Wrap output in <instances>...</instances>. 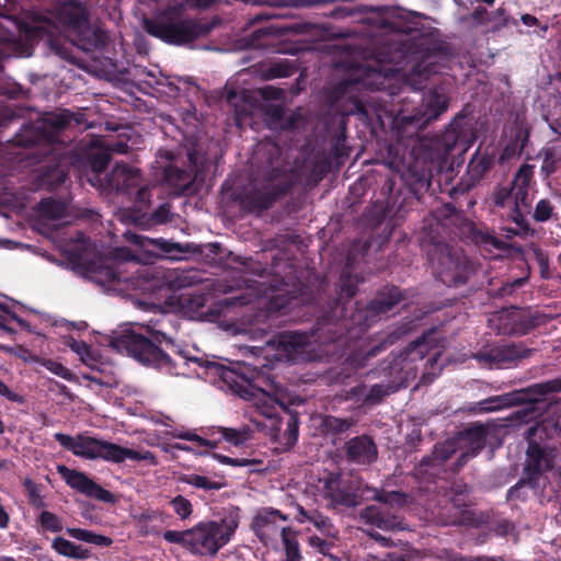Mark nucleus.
I'll list each match as a JSON object with an SVG mask.
<instances>
[{
	"label": "nucleus",
	"instance_id": "1",
	"mask_svg": "<svg viewBox=\"0 0 561 561\" xmlns=\"http://www.w3.org/2000/svg\"><path fill=\"white\" fill-rule=\"evenodd\" d=\"M167 337L154 328L153 324H135L130 329H126L115 335L111 341V345L119 353H126L145 365H153L159 368H167L171 371V365L175 367L180 365H188L194 363L199 367H215V363H210L201 357L187 356L184 352H179L178 358L172 360L163 353L156 343H161Z\"/></svg>",
	"mask_w": 561,
	"mask_h": 561
},
{
	"label": "nucleus",
	"instance_id": "2",
	"mask_svg": "<svg viewBox=\"0 0 561 561\" xmlns=\"http://www.w3.org/2000/svg\"><path fill=\"white\" fill-rule=\"evenodd\" d=\"M240 523L237 507L229 508L220 520L199 522L190 529L163 533L165 541L178 543L194 556L214 557L233 537Z\"/></svg>",
	"mask_w": 561,
	"mask_h": 561
},
{
	"label": "nucleus",
	"instance_id": "3",
	"mask_svg": "<svg viewBox=\"0 0 561 561\" xmlns=\"http://www.w3.org/2000/svg\"><path fill=\"white\" fill-rule=\"evenodd\" d=\"M183 5L167 9L153 20H146L147 32L167 43L181 45L199 35L197 24L182 15Z\"/></svg>",
	"mask_w": 561,
	"mask_h": 561
},
{
	"label": "nucleus",
	"instance_id": "4",
	"mask_svg": "<svg viewBox=\"0 0 561 561\" xmlns=\"http://www.w3.org/2000/svg\"><path fill=\"white\" fill-rule=\"evenodd\" d=\"M56 20L76 35L72 41L82 50L90 51L104 44V33L90 26L87 11L80 3L69 1L59 5Z\"/></svg>",
	"mask_w": 561,
	"mask_h": 561
},
{
	"label": "nucleus",
	"instance_id": "5",
	"mask_svg": "<svg viewBox=\"0 0 561 561\" xmlns=\"http://www.w3.org/2000/svg\"><path fill=\"white\" fill-rule=\"evenodd\" d=\"M533 168L528 164L520 167L510 190L499 188L493 196L494 204L507 208L508 215L519 222L524 214H528L534 199L530 187Z\"/></svg>",
	"mask_w": 561,
	"mask_h": 561
},
{
	"label": "nucleus",
	"instance_id": "6",
	"mask_svg": "<svg viewBox=\"0 0 561 561\" xmlns=\"http://www.w3.org/2000/svg\"><path fill=\"white\" fill-rule=\"evenodd\" d=\"M108 184L112 188L121 193L131 194L135 192V202L137 210L130 215V220L135 224H141L145 217V210L150 203V192L148 185L142 183L139 170L125 164H117L108 175Z\"/></svg>",
	"mask_w": 561,
	"mask_h": 561
},
{
	"label": "nucleus",
	"instance_id": "7",
	"mask_svg": "<svg viewBox=\"0 0 561 561\" xmlns=\"http://www.w3.org/2000/svg\"><path fill=\"white\" fill-rule=\"evenodd\" d=\"M485 444V428L481 425L471 427L460 433L458 437L436 445L433 451V462L442 465L457 448L465 447L458 458V467L463 466L468 458L477 455Z\"/></svg>",
	"mask_w": 561,
	"mask_h": 561
},
{
	"label": "nucleus",
	"instance_id": "8",
	"mask_svg": "<svg viewBox=\"0 0 561 561\" xmlns=\"http://www.w3.org/2000/svg\"><path fill=\"white\" fill-rule=\"evenodd\" d=\"M374 499L380 502L382 506H368L362 512L360 516L366 524H370L383 530L401 529V518L398 515L390 513L387 506H402L407 502V496L403 493L391 491L376 492Z\"/></svg>",
	"mask_w": 561,
	"mask_h": 561
},
{
	"label": "nucleus",
	"instance_id": "9",
	"mask_svg": "<svg viewBox=\"0 0 561 561\" xmlns=\"http://www.w3.org/2000/svg\"><path fill=\"white\" fill-rule=\"evenodd\" d=\"M437 263L433 265L439 274L442 282L448 285H458L466 280L468 274L467 260L459 251H451L446 247L439 250Z\"/></svg>",
	"mask_w": 561,
	"mask_h": 561
},
{
	"label": "nucleus",
	"instance_id": "10",
	"mask_svg": "<svg viewBox=\"0 0 561 561\" xmlns=\"http://www.w3.org/2000/svg\"><path fill=\"white\" fill-rule=\"evenodd\" d=\"M427 353V344L425 339L414 341L409 347L393 359L390 369L392 374H397L400 385L413 379L416 374V363L422 362Z\"/></svg>",
	"mask_w": 561,
	"mask_h": 561
},
{
	"label": "nucleus",
	"instance_id": "11",
	"mask_svg": "<svg viewBox=\"0 0 561 561\" xmlns=\"http://www.w3.org/2000/svg\"><path fill=\"white\" fill-rule=\"evenodd\" d=\"M57 471L71 489L105 503L113 502V494L91 480L85 473L69 469L64 465L57 466Z\"/></svg>",
	"mask_w": 561,
	"mask_h": 561
},
{
	"label": "nucleus",
	"instance_id": "12",
	"mask_svg": "<svg viewBox=\"0 0 561 561\" xmlns=\"http://www.w3.org/2000/svg\"><path fill=\"white\" fill-rule=\"evenodd\" d=\"M131 267H136L131 273L136 276L125 277L123 276V270L121 266L114 268L112 266H99L89 272V277L101 285H110L112 283H130L133 288H142L144 282L148 276V268L140 267L137 262H130Z\"/></svg>",
	"mask_w": 561,
	"mask_h": 561
},
{
	"label": "nucleus",
	"instance_id": "13",
	"mask_svg": "<svg viewBox=\"0 0 561 561\" xmlns=\"http://www.w3.org/2000/svg\"><path fill=\"white\" fill-rule=\"evenodd\" d=\"M287 520V516L282 514L278 510L262 508L260 510L252 523V529L257 537L267 545L277 535L282 537V529H289L282 524Z\"/></svg>",
	"mask_w": 561,
	"mask_h": 561
},
{
	"label": "nucleus",
	"instance_id": "14",
	"mask_svg": "<svg viewBox=\"0 0 561 561\" xmlns=\"http://www.w3.org/2000/svg\"><path fill=\"white\" fill-rule=\"evenodd\" d=\"M98 458L113 463H122L125 460L145 461L150 466L158 465V459L149 450L127 448L111 442L101 440Z\"/></svg>",
	"mask_w": 561,
	"mask_h": 561
},
{
	"label": "nucleus",
	"instance_id": "15",
	"mask_svg": "<svg viewBox=\"0 0 561 561\" xmlns=\"http://www.w3.org/2000/svg\"><path fill=\"white\" fill-rule=\"evenodd\" d=\"M221 302L226 307L252 304L256 308L264 310L270 314L272 312H276L285 308L287 300L280 297V295H275L274 290H272L271 293H264L263 295H259L256 290L251 289L247 295L227 298Z\"/></svg>",
	"mask_w": 561,
	"mask_h": 561
},
{
	"label": "nucleus",
	"instance_id": "16",
	"mask_svg": "<svg viewBox=\"0 0 561 561\" xmlns=\"http://www.w3.org/2000/svg\"><path fill=\"white\" fill-rule=\"evenodd\" d=\"M67 207L65 203L55 199H43L36 208V227L42 232L67 224Z\"/></svg>",
	"mask_w": 561,
	"mask_h": 561
},
{
	"label": "nucleus",
	"instance_id": "17",
	"mask_svg": "<svg viewBox=\"0 0 561 561\" xmlns=\"http://www.w3.org/2000/svg\"><path fill=\"white\" fill-rule=\"evenodd\" d=\"M54 437L73 455L85 459H98L101 439L85 435L70 436L64 433H56Z\"/></svg>",
	"mask_w": 561,
	"mask_h": 561
},
{
	"label": "nucleus",
	"instance_id": "18",
	"mask_svg": "<svg viewBox=\"0 0 561 561\" xmlns=\"http://www.w3.org/2000/svg\"><path fill=\"white\" fill-rule=\"evenodd\" d=\"M309 335L300 332H289L279 336L277 342L278 359L295 362L307 355Z\"/></svg>",
	"mask_w": 561,
	"mask_h": 561
},
{
	"label": "nucleus",
	"instance_id": "19",
	"mask_svg": "<svg viewBox=\"0 0 561 561\" xmlns=\"http://www.w3.org/2000/svg\"><path fill=\"white\" fill-rule=\"evenodd\" d=\"M554 456L551 450L541 448L538 444L531 442L528 445L525 473L527 479L533 482L542 472L552 468Z\"/></svg>",
	"mask_w": 561,
	"mask_h": 561
},
{
	"label": "nucleus",
	"instance_id": "20",
	"mask_svg": "<svg viewBox=\"0 0 561 561\" xmlns=\"http://www.w3.org/2000/svg\"><path fill=\"white\" fill-rule=\"evenodd\" d=\"M345 454L350 461L357 463H371L377 458V447L368 436H357L345 444Z\"/></svg>",
	"mask_w": 561,
	"mask_h": 561
},
{
	"label": "nucleus",
	"instance_id": "21",
	"mask_svg": "<svg viewBox=\"0 0 561 561\" xmlns=\"http://www.w3.org/2000/svg\"><path fill=\"white\" fill-rule=\"evenodd\" d=\"M447 110V98L444 93L437 90L431 91L424 96V108L420 110L417 114L412 117H404L407 122H414L423 119L427 123L436 119L438 115Z\"/></svg>",
	"mask_w": 561,
	"mask_h": 561
},
{
	"label": "nucleus",
	"instance_id": "22",
	"mask_svg": "<svg viewBox=\"0 0 561 561\" xmlns=\"http://www.w3.org/2000/svg\"><path fill=\"white\" fill-rule=\"evenodd\" d=\"M251 390L244 391V398L253 402L254 407L266 417H273L276 414L277 407L282 405L275 394L268 390L249 385Z\"/></svg>",
	"mask_w": 561,
	"mask_h": 561
},
{
	"label": "nucleus",
	"instance_id": "23",
	"mask_svg": "<svg viewBox=\"0 0 561 561\" xmlns=\"http://www.w3.org/2000/svg\"><path fill=\"white\" fill-rule=\"evenodd\" d=\"M323 495L330 500L333 505L354 506L356 505V494L345 490L336 476H330L323 482Z\"/></svg>",
	"mask_w": 561,
	"mask_h": 561
},
{
	"label": "nucleus",
	"instance_id": "24",
	"mask_svg": "<svg viewBox=\"0 0 561 561\" xmlns=\"http://www.w3.org/2000/svg\"><path fill=\"white\" fill-rule=\"evenodd\" d=\"M297 515L295 516L296 520L299 524L310 523L312 524L322 535L329 537H335L336 530L331 524L330 519L323 516L317 510L308 511L304 508L301 505L296 506Z\"/></svg>",
	"mask_w": 561,
	"mask_h": 561
},
{
	"label": "nucleus",
	"instance_id": "25",
	"mask_svg": "<svg viewBox=\"0 0 561 561\" xmlns=\"http://www.w3.org/2000/svg\"><path fill=\"white\" fill-rule=\"evenodd\" d=\"M522 394L519 392L506 393L503 396L490 397L477 403L473 411L478 413L494 412L504 408H508L520 402Z\"/></svg>",
	"mask_w": 561,
	"mask_h": 561
},
{
	"label": "nucleus",
	"instance_id": "26",
	"mask_svg": "<svg viewBox=\"0 0 561 561\" xmlns=\"http://www.w3.org/2000/svg\"><path fill=\"white\" fill-rule=\"evenodd\" d=\"M51 548L58 554L70 559L84 560L90 557V551L88 549L62 537H56L51 542Z\"/></svg>",
	"mask_w": 561,
	"mask_h": 561
},
{
	"label": "nucleus",
	"instance_id": "27",
	"mask_svg": "<svg viewBox=\"0 0 561 561\" xmlns=\"http://www.w3.org/2000/svg\"><path fill=\"white\" fill-rule=\"evenodd\" d=\"M542 157V171L550 174L556 171L558 164L561 162V144L559 140L550 141L541 151Z\"/></svg>",
	"mask_w": 561,
	"mask_h": 561
},
{
	"label": "nucleus",
	"instance_id": "28",
	"mask_svg": "<svg viewBox=\"0 0 561 561\" xmlns=\"http://www.w3.org/2000/svg\"><path fill=\"white\" fill-rule=\"evenodd\" d=\"M218 434L219 439L226 440L233 446H241L251 438V430L247 426L240 428L218 427L211 435Z\"/></svg>",
	"mask_w": 561,
	"mask_h": 561
},
{
	"label": "nucleus",
	"instance_id": "29",
	"mask_svg": "<svg viewBox=\"0 0 561 561\" xmlns=\"http://www.w3.org/2000/svg\"><path fill=\"white\" fill-rule=\"evenodd\" d=\"M398 386L383 387L382 385H375L366 392L365 387H358L353 389V393L363 399V402L368 404L378 403L385 396L394 392Z\"/></svg>",
	"mask_w": 561,
	"mask_h": 561
},
{
	"label": "nucleus",
	"instance_id": "30",
	"mask_svg": "<svg viewBox=\"0 0 561 561\" xmlns=\"http://www.w3.org/2000/svg\"><path fill=\"white\" fill-rule=\"evenodd\" d=\"M66 533L72 537L73 539L84 541L88 543H93L100 547H108L113 543V540L110 537L95 534L88 529L82 528H67Z\"/></svg>",
	"mask_w": 561,
	"mask_h": 561
},
{
	"label": "nucleus",
	"instance_id": "31",
	"mask_svg": "<svg viewBox=\"0 0 561 561\" xmlns=\"http://www.w3.org/2000/svg\"><path fill=\"white\" fill-rule=\"evenodd\" d=\"M124 236L128 242L137 244L139 247H145L147 242H151V240L131 232H126ZM154 243L165 253L170 254V256L173 259L178 257L176 254L173 253L183 252V248L180 244L170 243L169 241L165 240H157L154 241Z\"/></svg>",
	"mask_w": 561,
	"mask_h": 561
},
{
	"label": "nucleus",
	"instance_id": "32",
	"mask_svg": "<svg viewBox=\"0 0 561 561\" xmlns=\"http://www.w3.org/2000/svg\"><path fill=\"white\" fill-rule=\"evenodd\" d=\"M282 541L286 556L283 561H300L301 554L295 533L291 529H282Z\"/></svg>",
	"mask_w": 561,
	"mask_h": 561
},
{
	"label": "nucleus",
	"instance_id": "33",
	"mask_svg": "<svg viewBox=\"0 0 561 561\" xmlns=\"http://www.w3.org/2000/svg\"><path fill=\"white\" fill-rule=\"evenodd\" d=\"M501 351V364L512 363L525 357H528L531 353L530 350L526 348L522 344H505L500 345Z\"/></svg>",
	"mask_w": 561,
	"mask_h": 561
},
{
	"label": "nucleus",
	"instance_id": "34",
	"mask_svg": "<svg viewBox=\"0 0 561 561\" xmlns=\"http://www.w3.org/2000/svg\"><path fill=\"white\" fill-rule=\"evenodd\" d=\"M183 482L188 485L203 489L206 491L210 490H220L222 488V483L218 481H214L205 476H199L195 473L187 474L183 478Z\"/></svg>",
	"mask_w": 561,
	"mask_h": 561
},
{
	"label": "nucleus",
	"instance_id": "35",
	"mask_svg": "<svg viewBox=\"0 0 561 561\" xmlns=\"http://www.w3.org/2000/svg\"><path fill=\"white\" fill-rule=\"evenodd\" d=\"M69 347L80 357L82 363L90 367H93L95 365L96 358L87 343L82 341L72 340L69 343Z\"/></svg>",
	"mask_w": 561,
	"mask_h": 561
},
{
	"label": "nucleus",
	"instance_id": "36",
	"mask_svg": "<svg viewBox=\"0 0 561 561\" xmlns=\"http://www.w3.org/2000/svg\"><path fill=\"white\" fill-rule=\"evenodd\" d=\"M501 356L500 345L481 350L474 354V358L490 367L501 365Z\"/></svg>",
	"mask_w": 561,
	"mask_h": 561
},
{
	"label": "nucleus",
	"instance_id": "37",
	"mask_svg": "<svg viewBox=\"0 0 561 561\" xmlns=\"http://www.w3.org/2000/svg\"><path fill=\"white\" fill-rule=\"evenodd\" d=\"M39 524L47 531L58 533L62 530V523L60 518L48 511L42 512L39 515Z\"/></svg>",
	"mask_w": 561,
	"mask_h": 561
},
{
	"label": "nucleus",
	"instance_id": "38",
	"mask_svg": "<svg viewBox=\"0 0 561 561\" xmlns=\"http://www.w3.org/2000/svg\"><path fill=\"white\" fill-rule=\"evenodd\" d=\"M174 513L181 518V519H187L191 515H192V512H193V507H192V504L191 502L185 499L184 496L182 495H178L175 496L171 502H170Z\"/></svg>",
	"mask_w": 561,
	"mask_h": 561
},
{
	"label": "nucleus",
	"instance_id": "39",
	"mask_svg": "<svg viewBox=\"0 0 561 561\" xmlns=\"http://www.w3.org/2000/svg\"><path fill=\"white\" fill-rule=\"evenodd\" d=\"M38 363L44 366L46 369H48L51 374L65 379V380H71L72 379V373L65 367L62 364L55 362L53 359H44L39 358Z\"/></svg>",
	"mask_w": 561,
	"mask_h": 561
},
{
	"label": "nucleus",
	"instance_id": "40",
	"mask_svg": "<svg viewBox=\"0 0 561 561\" xmlns=\"http://www.w3.org/2000/svg\"><path fill=\"white\" fill-rule=\"evenodd\" d=\"M517 316V312L515 310L508 311L504 310L500 312L496 318H494L492 321H499V330L504 333H513L516 331V328L514 324L511 323V320H514Z\"/></svg>",
	"mask_w": 561,
	"mask_h": 561
},
{
	"label": "nucleus",
	"instance_id": "41",
	"mask_svg": "<svg viewBox=\"0 0 561 561\" xmlns=\"http://www.w3.org/2000/svg\"><path fill=\"white\" fill-rule=\"evenodd\" d=\"M12 321H15L22 328H28L27 323L23 319L19 318L7 307L0 305V328L11 330L9 325Z\"/></svg>",
	"mask_w": 561,
	"mask_h": 561
},
{
	"label": "nucleus",
	"instance_id": "42",
	"mask_svg": "<svg viewBox=\"0 0 561 561\" xmlns=\"http://www.w3.org/2000/svg\"><path fill=\"white\" fill-rule=\"evenodd\" d=\"M24 488L27 492L30 503L35 507H43L45 505L38 485L31 479L24 481Z\"/></svg>",
	"mask_w": 561,
	"mask_h": 561
},
{
	"label": "nucleus",
	"instance_id": "43",
	"mask_svg": "<svg viewBox=\"0 0 561 561\" xmlns=\"http://www.w3.org/2000/svg\"><path fill=\"white\" fill-rule=\"evenodd\" d=\"M11 27L18 28L15 21L8 16L0 15V42H11L15 38V34Z\"/></svg>",
	"mask_w": 561,
	"mask_h": 561
},
{
	"label": "nucleus",
	"instance_id": "44",
	"mask_svg": "<svg viewBox=\"0 0 561 561\" xmlns=\"http://www.w3.org/2000/svg\"><path fill=\"white\" fill-rule=\"evenodd\" d=\"M66 180V173L60 168H55L47 171L42 176V185L54 186L62 183Z\"/></svg>",
	"mask_w": 561,
	"mask_h": 561
},
{
	"label": "nucleus",
	"instance_id": "45",
	"mask_svg": "<svg viewBox=\"0 0 561 561\" xmlns=\"http://www.w3.org/2000/svg\"><path fill=\"white\" fill-rule=\"evenodd\" d=\"M553 211V206L548 199H540L535 208L534 218L537 221L548 220Z\"/></svg>",
	"mask_w": 561,
	"mask_h": 561
},
{
	"label": "nucleus",
	"instance_id": "46",
	"mask_svg": "<svg viewBox=\"0 0 561 561\" xmlns=\"http://www.w3.org/2000/svg\"><path fill=\"white\" fill-rule=\"evenodd\" d=\"M399 300V293L397 289H392L391 290V298L389 301H386V300H376L374 302V309L377 310L378 312H386L388 310H390L394 304H397V301Z\"/></svg>",
	"mask_w": 561,
	"mask_h": 561
},
{
	"label": "nucleus",
	"instance_id": "47",
	"mask_svg": "<svg viewBox=\"0 0 561 561\" xmlns=\"http://www.w3.org/2000/svg\"><path fill=\"white\" fill-rule=\"evenodd\" d=\"M108 161H110V154H108L107 150H103L99 154H96L92 158L91 167H92L93 171L100 173L106 168Z\"/></svg>",
	"mask_w": 561,
	"mask_h": 561
},
{
	"label": "nucleus",
	"instance_id": "48",
	"mask_svg": "<svg viewBox=\"0 0 561 561\" xmlns=\"http://www.w3.org/2000/svg\"><path fill=\"white\" fill-rule=\"evenodd\" d=\"M73 115L69 112H62L59 114L51 115L48 122L56 128H64L70 124Z\"/></svg>",
	"mask_w": 561,
	"mask_h": 561
},
{
	"label": "nucleus",
	"instance_id": "49",
	"mask_svg": "<svg viewBox=\"0 0 561 561\" xmlns=\"http://www.w3.org/2000/svg\"><path fill=\"white\" fill-rule=\"evenodd\" d=\"M214 458L222 465H230V466H236V467H247L252 463L251 460L245 459V458H241V459L230 458L228 456H224L220 454H215Z\"/></svg>",
	"mask_w": 561,
	"mask_h": 561
},
{
	"label": "nucleus",
	"instance_id": "50",
	"mask_svg": "<svg viewBox=\"0 0 561 561\" xmlns=\"http://www.w3.org/2000/svg\"><path fill=\"white\" fill-rule=\"evenodd\" d=\"M171 217V211H170V207L164 204V205H161L153 214H152V219L154 220V222L157 224H164L167 222Z\"/></svg>",
	"mask_w": 561,
	"mask_h": 561
},
{
	"label": "nucleus",
	"instance_id": "51",
	"mask_svg": "<svg viewBox=\"0 0 561 561\" xmlns=\"http://www.w3.org/2000/svg\"><path fill=\"white\" fill-rule=\"evenodd\" d=\"M167 180L172 181V174L176 173L178 179L181 181V184H179L180 188H184L190 183V178L184 171H180L178 169H173L172 167H169L167 170Z\"/></svg>",
	"mask_w": 561,
	"mask_h": 561
},
{
	"label": "nucleus",
	"instance_id": "52",
	"mask_svg": "<svg viewBox=\"0 0 561 561\" xmlns=\"http://www.w3.org/2000/svg\"><path fill=\"white\" fill-rule=\"evenodd\" d=\"M328 424L331 428L335 430L336 432H343L348 430L353 423L348 420L333 417L328 421Z\"/></svg>",
	"mask_w": 561,
	"mask_h": 561
},
{
	"label": "nucleus",
	"instance_id": "53",
	"mask_svg": "<svg viewBox=\"0 0 561 561\" xmlns=\"http://www.w3.org/2000/svg\"><path fill=\"white\" fill-rule=\"evenodd\" d=\"M16 357L23 359L24 362H35V363H38L39 360V357L32 354L30 351L23 348V347H18L15 350H10Z\"/></svg>",
	"mask_w": 561,
	"mask_h": 561
},
{
	"label": "nucleus",
	"instance_id": "54",
	"mask_svg": "<svg viewBox=\"0 0 561 561\" xmlns=\"http://www.w3.org/2000/svg\"><path fill=\"white\" fill-rule=\"evenodd\" d=\"M190 442L196 443L197 446L208 447V448H215L218 444V440H216V439H208V438L202 437L195 433H192Z\"/></svg>",
	"mask_w": 561,
	"mask_h": 561
},
{
	"label": "nucleus",
	"instance_id": "55",
	"mask_svg": "<svg viewBox=\"0 0 561 561\" xmlns=\"http://www.w3.org/2000/svg\"><path fill=\"white\" fill-rule=\"evenodd\" d=\"M0 394L13 402L21 401V397L19 394H16L15 392L11 391L9 389V387L1 380H0Z\"/></svg>",
	"mask_w": 561,
	"mask_h": 561
},
{
	"label": "nucleus",
	"instance_id": "56",
	"mask_svg": "<svg viewBox=\"0 0 561 561\" xmlns=\"http://www.w3.org/2000/svg\"><path fill=\"white\" fill-rule=\"evenodd\" d=\"M444 553H445V558L448 561H495L494 559H489V558H483V557L468 560L463 557H459V556H457L455 553H450L448 551H445Z\"/></svg>",
	"mask_w": 561,
	"mask_h": 561
},
{
	"label": "nucleus",
	"instance_id": "57",
	"mask_svg": "<svg viewBox=\"0 0 561 561\" xmlns=\"http://www.w3.org/2000/svg\"><path fill=\"white\" fill-rule=\"evenodd\" d=\"M527 138V131L523 128L522 125L516 126V139L514 142V147L519 146V149L524 147V142Z\"/></svg>",
	"mask_w": 561,
	"mask_h": 561
},
{
	"label": "nucleus",
	"instance_id": "58",
	"mask_svg": "<svg viewBox=\"0 0 561 561\" xmlns=\"http://www.w3.org/2000/svg\"><path fill=\"white\" fill-rule=\"evenodd\" d=\"M483 243L485 245H491L493 248H496V249H503L505 247V242L496 239L495 237H492V236H486L483 240Z\"/></svg>",
	"mask_w": 561,
	"mask_h": 561
},
{
	"label": "nucleus",
	"instance_id": "59",
	"mask_svg": "<svg viewBox=\"0 0 561 561\" xmlns=\"http://www.w3.org/2000/svg\"><path fill=\"white\" fill-rule=\"evenodd\" d=\"M309 543L312 547L318 548L321 552H323L324 549L328 548V543L323 539H321L320 537H317V536L310 537Z\"/></svg>",
	"mask_w": 561,
	"mask_h": 561
},
{
	"label": "nucleus",
	"instance_id": "60",
	"mask_svg": "<svg viewBox=\"0 0 561 561\" xmlns=\"http://www.w3.org/2000/svg\"><path fill=\"white\" fill-rule=\"evenodd\" d=\"M9 514L4 511L2 504L0 503V528L5 529L9 525Z\"/></svg>",
	"mask_w": 561,
	"mask_h": 561
},
{
	"label": "nucleus",
	"instance_id": "61",
	"mask_svg": "<svg viewBox=\"0 0 561 561\" xmlns=\"http://www.w3.org/2000/svg\"><path fill=\"white\" fill-rule=\"evenodd\" d=\"M522 22H523L526 26H535V25H537L538 20H537L535 16L530 15V14H524V15L522 16Z\"/></svg>",
	"mask_w": 561,
	"mask_h": 561
},
{
	"label": "nucleus",
	"instance_id": "62",
	"mask_svg": "<svg viewBox=\"0 0 561 561\" xmlns=\"http://www.w3.org/2000/svg\"><path fill=\"white\" fill-rule=\"evenodd\" d=\"M193 432H176L173 437L190 440Z\"/></svg>",
	"mask_w": 561,
	"mask_h": 561
},
{
	"label": "nucleus",
	"instance_id": "63",
	"mask_svg": "<svg viewBox=\"0 0 561 561\" xmlns=\"http://www.w3.org/2000/svg\"><path fill=\"white\" fill-rule=\"evenodd\" d=\"M288 428L290 431V433L294 435L295 439L297 438V432H298V428H297V422L296 420H291L289 423H288Z\"/></svg>",
	"mask_w": 561,
	"mask_h": 561
},
{
	"label": "nucleus",
	"instance_id": "64",
	"mask_svg": "<svg viewBox=\"0 0 561 561\" xmlns=\"http://www.w3.org/2000/svg\"><path fill=\"white\" fill-rule=\"evenodd\" d=\"M540 266L542 271H546L548 268V259L541 252L538 255Z\"/></svg>",
	"mask_w": 561,
	"mask_h": 561
}]
</instances>
